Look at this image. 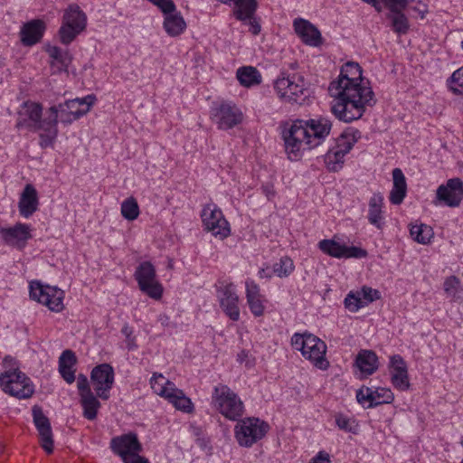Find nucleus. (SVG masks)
<instances>
[{
    "label": "nucleus",
    "mask_w": 463,
    "mask_h": 463,
    "mask_svg": "<svg viewBox=\"0 0 463 463\" xmlns=\"http://www.w3.org/2000/svg\"><path fill=\"white\" fill-rule=\"evenodd\" d=\"M358 292L364 302H366V305L381 298V294L377 289L366 286L363 287Z\"/></svg>",
    "instance_id": "nucleus-46"
},
{
    "label": "nucleus",
    "mask_w": 463,
    "mask_h": 463,
    "mask_svg": "<svg viewBox=\"0 0 463 463\" xmlns=\"http://www.w3.org/2000/svg\"><path fill=\"white\" fill-rule=\"evenodd\" d=\"M296 33L302 41L311 46H318L321 43V33L309 21L297 18L293 22Z\"/></svg>",
    "instance_id": "nucleus-26"
},
{
    "label": "nucleus",
    "mask_w": 463,
    "mask_h": 463,
    "mask_svg": "<svg viewBox=\"0 0 463 463\" xmlns=\"http://www.w3.org/2000/svg\"><path fill=\"white\" fill-rule=\"evenodd\" d=\"M128 349H134L136 347V345L134 344V341L131 339V337L128 339Z\"/></svg>",
    "instance_id": "nucleus-63"
},
{
    "label": "nucleus",
    "mask_w": 463,
    "mask_h": 463,
    "mask_svg": "<svg viewBox=\"0 0 463 463\" xmlns=\"http://www.w3.org/2000/svg\"><path fill=\"white\" fill-rule=\"evenodd\" d=\"M134 276L141 291L154 299H159L162 297L163 288L156 279V269L151 262L140 263Z\"/></svg>",
    "instance_id": "nucleus-14"
},
{
    "label": "nucleus",
    "mask_w": 463,
    "mask_h": 463,
    "mask_svg": "<svg viewBox=\"0 0 463 463\" xmlns=\"http://www.w3.org/2000/svg\"><path fill=\"white\" fill-rule=\"evenodd\" d=\"M368 221L376 229H383L384 216L383 212V195L381 193H374L368 203Z\"/></svg>",
    "instance_id": "nucleus-29"
},
{
    "label": "nucleus",
    "mask_w": 463,
    "mask_h": 463,
    "mask_svg": "<svg viewBox=\"0 0 463 463\" xmlns=\"http://www.w3.org/2000/svg\"><path fill=\"white\" fill-rule=\"evenodd\" d=\"M236 78L240 84L246 88H250L261 83L262 77L260 72L252 66H242L237 70Z\"/></svg>",
    "instance_id": "nucleus-36"
},
{
    "label": "nucleus",
    "mask_w": 463,
    "mask_h": 463,
    "mask_svg": "<svg viewBox=\"0 0 463 463\" xmlns=\"http://www.w3.org/2000/svg\"><path fill=\"white\" fill-rule=\"evenodd\" d=\"M29 288L32 299L43 304L53 312H60L63 309L64 292L61 289L43 285L40 281H32Z\"/></svg>",
    "instance_id": "nucleus-11"
},
{
    "label": "nucleus",
    "mask_w": 463,
    "mask_h": 463,
    "mask_svg": "<svg viewBox=\"0 0 463 463\" xmlns=\"http://www.w3.org/2000/svg\"><path fill=\"white\" fill-rule=\"evenodd\" d=\"M0 387L5 393L18 399L30 398L33 393L30 378L17 368L0 374Z\"/></svg>",
    "instance_id": "nucleus-9"
},
{
    "label": "nucleus",
    "mask_w": 463,
    "mask_h": 463,
    "mask_svg": "<svg viewBox=\"0 0 463 463\" xmlns=\"http://www.w3.org/2000/svg\"><path fill=\"white\" fill-rule=\"evenodd\" d=\"M95 101V95L90 94L83 98H76L65 100L64 106L70 109L73 120L76 121L90 110Z\"/></svg>",
    "instance_id": "nucleus-30"
},
{
    "label": "nucleus",
    "mask_w": 463,
    "mask_h": 463,
    "mask_svg": "<svg viewBox=\"0 0 463 463\" xmlns=\"http://www.w3.org/2000/svg\"><path fill=\"white\" fill-rule=\"evenodd\" d=\"M233 5L232 14L234 18L249 26V32L257 36L261 32L260 17L256 14L258 9L257 0H232Z\"/></svg>",
    "instance_id": "nucleus-12"
},
{
    "label": "nucleus",
    "mask_w": 463,
    "mask_h": 463,
    "mask_svg": "<svg viewBox=\"0 0 463 463\" xmlns=\"http://www.w3.org/2000/svg\"><path fill=\"white\" fill-rule=\"evenodd\" d=\"M344 304L345 308L351 312H356L361 307L366 306V302H364L358 291L356 293L349 292L345 298Z\"/></svg>",
    "instance_id": "nucleus-45"
},
{
    "label": "nucleus",
    "mask_w": 463,
    "mask_h": 463,
    "mask_svg": "<svg viewBox=\"0 0 463 463\" xmlns=\"http://www.w3.org/2000/svg\"><path fill=\"white\" fill-rule=\"evenodd\" d=\"M294 269L293 260L289 257L284 256L273 265L272 272L279 278H287L293 272Z\"/></svg>",
    "instance_id": "nucleus-42"
},
{
    "label": "nucleus",
    "mask_w": 463,
    "mask_h": 463,
    "mask_svg": "<svg viewBox=\"0 0 463 463\" xmlns=\"http://www.w3.org/2000/svg\"><path fill=\"white\" fill-rule=\"evenodd\" d=\"M124 463H149V461L144 458L139 456V453H137L136 455L129 457L128 459L124 460Z\"/></svg>",
    "instance_id": "nucleus-54"
},
{
    "label": "nucleus",
    "mask_w": 463,
    "mask_h": 463,
    "mask_svg": "<svg viewBox=\"0 0 463 463\" xmlns=\"http://www.w3.org/2000/svg\"><path fill=\"white\" fill-rule=\"evenodd\" d=\"M403 8H394L393 11H390L387 18L391 21V26L392 31L399 34L403 35L409 32L410 22L407 16L402 13Z\"/></svg>",
    "instance_id": "nucleus-37"
},
{
    "label": "nucleus",
    "mask_w": 463,
    "mask_h": 463,
    "mask_svg": "<svg viewBox=\"0 0 463 463\" xmlns=\"http://www.w3.org/2000/svg\"><path fill=\"white\" fill-rule=\"evenodd\" d=\"M110 449L124 461L128 459L129 457L140 453L142 451V445L137 434L129 432L114 437L110 441Z\"/></svg>",
    "instance_id": "nucleus-20"
},
{
    "label": "nucleus",
    "mask_w": 463,
    "mask_h": 463,
    "mask_svg": "<svg viewBox=\"0 0 463 463\" xmlns=\"http://www.w3.org/2000/svg\"><path fill=\"white\" fill-rule=\"evenodd\" d=\"M308 463H331L330 455L325 450H320Z\"/></svg>",
    "instance_id": "nucleus-51"
},
{
    "label": "nucleus",
    "mask_w": 463,
    "mask_h": 463,
    "mask_svg": "<svg viewBox=\"0 0 463 463\" xmlns=\"http://www.w3.org/2000/svg\"><path fill=\"white\" fill-rule=\"evenodd\" d=\"M414 0H383L386 7L390 11H393L394 8H406L407 5Z\"/></svg>",
    "instance_id": "nucleus-49"
},
{
    "label": "nucleus",
    "mask_w": 463,
    "mask_h": 463,
    "mask_svg": "<svg viewBox=\"0 0 463 463\" xmlns=\"http://www.w3.org/2000/svg\"><path fill=\"white\" fill-rule=\"evenodd\" d=\"M272 275H273V272H272V270H269V268H267V269H260L259 270V277L261 278V279H263V278L269 279V278L272 277Z\"/></svg>",
    "instance_id": "nucleus-56"
},
{
    "label": "nucleus",
    "mask_w": 463,
    "mask_h": 463,
    "mask_svg": "<svg viewBox=\"0 0 463 463\" xmlns=\"http://www.w3.org/2000/svg\"><path fill=\"white\" fill-rule=\"evenodd\" d=\"M23 109L19 111L20 119L16 127H27L37 131L45 121V116L43 118V106L38 102L25 101L22 106Z\"/></svg>",
    "instance_id": "nucleus-22"
},
{
    "label": "nucleus",
    "mask_w": 463,
    "mask_h": 463,
    "mask_svg": "<svg viewBox=\"0 0 463 463\" xmlns=\"http://www.w3.org/2000/svg\"><path fill=\"white\" fill-rule=\"evenodd\" d=\"M410 236L414 241L426 245L431 242L434 233H410Z\"/></svg>",
    "instance_id": "nucleus-50"
},
{
    "label": "nucleus",
    "mask_w": 463,
    "mask_h": 463,
    "mask_svg": "<svg viewBox=\"0 0 463 463\" xmlns=\"http://www.w3.org/2000/svg\"><path fill=\"white\" fill-rule=\"evenodd\" d=\"M38 205L39 200L36 189L33 184H26L18 203L20 214L28 218L37 211Z\"/></svg>",
    "instance_id": "nucleus-28"
},
{
    "label": "nucleus",
    "mask_w": 463,
    "mask_h": 463,
    "mask_svg": "<svg viewBox=\"0 0 463 463\" xmlns=\"http://www.w3.org/2000/svg\"><path fill=\"white\" fill-rule=\"evenodd\" d=\"M436 199L448 207H458L463 200V181L458 177L449 179L436 191Z\"/></svg>",
    "instance_id": "nucleus-17"
},
{
    "label": "nucleus",
    "mask_w": 463,
    "mask_h": 463,
    "mask_svg": "<svg viewBox=\"0 0 463 463\" xmlns=\"http://www.w3.org/2000/svg\"><path fill=\"white\" fill-rule=\"evenodd\" d=\"M215 238L220 241H224L231 233H213Z\"/></svg>",
    "instance_id": "nucleus-61"
},
{
    "label": "nucleus",
    "mask_w": 463,
    "mask_h": 463,
    "mask_svg": "<svg viewBox=\"0 0 463 463\" xmlns=\"http://www.w3.org/2000/svg\"><path fill=\"white\" fill-rule=\"evenodd\" d=\"M247 356V353L245 351H241L239 354H238V360L240 362H242L243 359Z\"/></svg>",
    "instance_id": "nucleus-62"
},
{
    "label": "nucleus",
    "mask_w": 463,
    "mask_h": 463,
    "mask_svg": "<svg viewBox=\"0 0 463 463\" xmlns=\"http://www.w3.org/2000/svg\"><path fill=\"white\" fill-rule=\"evenodd\" d=\"M332 122L326 117L318 116L307 120H294L282 131L288 159L298 160L302 151L319 146L330 134Z\"/></svg>",
    "instance_id": "nucleus-2"
},
{
    "label": "nucleus",
    "mask_w": 463,
    "mask_h": 463,
    "mask_svg": "<svg viewBox=\"0 0 463 463\" xmlns=\"http://www.w3.org/2000/svg\"><path fill=\"white\" fill-rule=\"evenodd\" d=\"M443 289L448 298H451L454 300L462 298L463 289L459 279L456 276H449L445 279Z\"/></svg>",
    "instance_id": "nucleus-40"
},
{
    "label": "nucleus",
    "mask_w": 463,
    "mask_h": 463,
    "mask_svg": "<svg viewBox=\"0 0 463 463\" xmlns=\"http://www.w3.org/2000/svg\"><path fill=\"white\" fill-rule=\"evenodd\" d=\"M46 30V24L43 20L33 19L23 25L20 32V39L24 46H33L38 43Z\"/></svg>",
    "instance_id": "nucleus-24"
},
{
    "label": "nucleus",
    "mask_w": 463,
    "mask_h": 463,
    "mask_svg": "<svg viewBox=\"0 0 463 463\" xmlns=\"http://www.w3.org/2000/svg\"><path fill=\"white\" fill-rule=\"evenodd\" d=\"M291 345L294 349L300 351L302 355L313 363L321 370L329 366L326 358V345L320 338L310 333H295L291 337Z\"/></svg>",
    "instance_id": "nucleus-3"
},
{
    "label": "nucleus",
    "mask_w": 463,
    "mask_h": 463,
    "mask_svg": "<svg viewBox=\"0 0 463 463\" xmlns=\"http://www.w3.org/2000/svg\"><path fill=\"white\" fill-rule=\"evenodd\" d=\"M356 142L354 135L344 132L336 139V144L325 155V164L331 172L342 169L345 156L351 151Z\"/></svg>",
    "instance_id": "nucleus-13"
},
{
    "label": "nucleus",
    "mask_w": 463,
    "mask_h": 463,
    "mask_svg": "<svg viewBox=\"0 0 463 463\" xmlns=\"http://www.w3.org/2000/svg\"><path fill=\"white\" fill-rule=\"evenodd\" d=\"M77 362L75 354L71 350H65L59 357V372L64 381L71 384L75 381V369Z\"/></svg>",
    "instance_id": "nucleus-34"
},
{
    "label": "nucleus",
    "mask_w": 463,
    "mask_h": 463,
    "mask_svg": "<svg viewBox=\"0 0 463 463\" xmlns=\"http://www.w3.org/2000/svg\"><path fill=\"white\" fill-rule=\"evenodd\" d=\"M114 375L113 367L109 364H101L92 369L90 383L99 398L102 400L109 398V391L114 383Z\"/></svg>",
    "instance_id": "nucleus-16"
},
{
    "label": "nucleus",
    "mask_w": 463,
    "mask_h": 463,
    "mask_svg": "<svg viewBox=\"0 0 463 463\" xmlns=\"http://www.w3.org/2000/svg\"><path fill=\"white\" fill-rule=\"evenodd\" d=\"M30 238L31 233H2V241L18 250L23 249Z\"/></svg>",
    "instance_id": "nucleus-41"
},
{
    "label": "nucleus",
    "mask_w": 463,
    "mask_h": 463,
    "mask_svg": "<svg viewBox=\"0 0 463 463\" xmlns=\"http://www.w3.org/2000/svg\"><path fill=\"white\" fill-rule=\"evenodd\" d=\"M269 426L255 417L239 420L234 427V436L240 446L250 448L268 433Z\"/></svg>",
    "instance_id": "nucleus-8"
},
{
    "label": "nucleus",
    "mask_w": 463,
    "mask_h": 463,
    "mask_svg": "<svg viewBox=\"0 0 463 463\" xmlns=\"http://www.w3.org/2000/svg\"><path fill=\"white\" fill-rule=\"evenodd\" d=\"M158 321L164 326H166L169 324V317L165 315H160L158 317Z\"/></svg>",
    "instance_id": "nucleus-58"
},
{
    "label": "nucleus",
    "mask_w": 463,
    "mask_h": 463,
    "mask_svg": "<svg viewBox=\"0 0 463 463\" xmlns=\"http://www.w3.org/2000/svg\"><path fill=\"white\" fill-rule=\"evenodd\" d=\"M122 333L126 335L127 339H129L130 335L132 334V331L130 330V328L128 326H124L122 328Z\"/></svg>",
    "instance_id": "nucleus-60"
},
{
    "label": "nucleus",
    "mask_w": 463,
    "mask_h": 463,
    "mask_svg": "<svg viewBox=\"0 0 463 463\" xmlns=\"http://www.w3.org/2000/svg\"><path fill=\"white\" fill-rule=\"evenodd\" d=\"M150 385L155 393L166 399L177 410L184 412L193 411L194 405L191 400L162 373H154L150 379Z\"/></svg>",
    "instance_id": "nucleus-6"
},
{
    "label": "nucleus",
    "mask_w": 463,
    "mask_h": 463,
    "mask_svg": "<svg viewBox=\"0 0 463 463\" xmlns=\"http://www.w3.org/2000/svg\"><path fill=\"white\" fill-rule=\"evenodd\" d=\"M449 90L456 95H463V66L456 70L447 80Z\"/></svg>",
    "instance_id": "nucleus-43"
},
{
    "label": "nucleus",
    "mask_w": 463,
    "mask_h": 463,
    "mask_svg": "<svg viewBox=\"0 0 463 463\" xmlns=\"http://www.w3.org/2000/svg\"><path fill=\"white\" fill-rule=\"evenodd\" d=\"M274 90L282 101L291 104H301L308 95L303 76L296 73L281 72L274 81Z\"/></svg>",
    "instance_id": "nucleus-5"
},
{
    "label": "nucleus",
    "mask_w": 463,
    "mask_h": 463,
    "mask_svg": "<svg viewBox=\"0 0 463 463\" xmlns=\"http://www.w3.org/2000/svg\"><path fill=\"white\" fill-rule=\"evenodd\" d=\"M167 268L169 269H174V260L172 259H168Z\"/></svg>",
    "instance_id": "nucleus-64"
},
{
    "label": "nucleus",
    "mask_w": 463,
    "mask_h": 463,
    "mask_svg": "<svg viewBox=\"0 0 463 463\" xmlns=\"http://www.w3.org/2000/svg\"><path fill=\"white\" fill-rule=\"evenodd\" d=\"M328 90L333 98L331 111L344 122L361 118L365 108L374 104V93L363 78L362 67L354 61L342 66L337 80L330 83Z\"/></svg>",
    "instance_id": "nucleus-1"
},
{
    "label": "nucleus",
    "mask_w": 463,
    "mask_h": 463,
    "mask_svg": "<svg viewBox=\"0 0 463 463\" xmlns=\"http://www.w3.org/2000/svg\"><path fill=\"white\" fill-rule=\"evenodd\" d=\"M413 2H416V5L412 6V10L418 13L421 19L425 18V15L428 13V5L421 0H414Z\"/></svg>",
    "instance_id": "nucleus-52"
},
{
    "label": "nucleus",
    "mask_w": 463,
    "mask_h": 463,
    "mask_svg": "<svg viewBox=\"0 0 463 463\" xmlns=\"http://www.w3.org/2000/svg\"><path fill=\"white\" fill-rule=\"evenodd\" d=\"M393 184L390 193L389 200L392 204H401L407 194V183L404 174L400 168L392 170Z\"/></svg>",
    "instance_id": "nucleus-31"
},
{
    "label": "nucleus",
    "mask_w": 463,
    "mask_h": 463,
    "mask_svg": "<svg viewBox=\"0 0 463 463\" xmlns=\"http://www.w3.org/2000/svg\"><path fill=\"white\" fill-rule=\"evenodd\" d=\"M33 417L34 425L39 432L41 446L46 453H52L53 438L49 419L43 414V410L38 406H34L33 408Z\"/></svg>",
    "instance_id": "nucleus-23"
},
{
    "label": "nucleus",
    "mask_w": 463,
    "mask_h": 463,
    "mask_svg": "<svg viewBox=\"0 0 463 463\" xmlns=\"http://www.w3.org/2000/svg\"><path fill=\"white\" fill-rule=\"evenodd\" d=\"M121 214L127 220L133 221L139 214V207L135 198L129 197L121 203Z\"/></svg>",
    "instance_id": "nucleus-44"
},
{
    "label": "nucleus",
    "mask_w": 463,
    "mask_h": 463,
    "mask_svg": "<svg viewBox=\"0 0 463 463\" xmlns=\"http://www.w3.org/2000/svg\"><path fill=\"white\" fill-rule=\"evenodd\" d=\"M212 405L225 419L238 421L245 412L243 402L229 386L218 384L212 393Z\"/></svg>",
    "instance_id": "nucleus-4"
},
{
    "label": "nucleus",
    "mask_w": 463,
    "mask_h": 463,
    "mask_svg": "<svg viewBox=\"0 0 463 463\" xmlns=\"http://www.w3.org/2000/svg\"><path fill=\"white\" fill-rule=\"evenodd\" d=\"M319 250L325 254L336 259H364L367 251L357 246H348L334 239L322 240L318 242Z\"/></svg>",
    "instance_id": "nucleus-15"
},
{
    "label": "nucleus",
    "mask_w": 463,
    "mask_h": 463,
    "mask_svg": "<svg viewBox=\"0 0 463 463\" xmlns=\"http://www.w3.org/2000/svg\"><path fill=\"white\" fill-rule=\"evenodd\" d=\"M55 115L54 111H52V115L49 118H45V121L37 128V131L41 130L43 133L40 134L39 145L42 148L52 146L55 139L57 138L59 130L55 127Z\"/></svg>",
    "instance_id": "nucleus-33"
},
{
    "label": "nucleus",
    "mask_w": 463,
    "mask_h": 463,
    "mask_svg": "<svg viewBox=\"0 0 463 463\" xmlns=\"http://www.w3.org/2000/svg\"><path fill=\"white\" fill-rule=\"evenodd\" d=\"M368 5H371L373 7H374V9L377 11V12H381L382 11V5L379 2V0H375V3L373 2H369L367 3Z\"/></svg>",
    "instance_id": "nucleus-59"
},
{
    "label": "nucleus",
    "mask_w": 463,
    "mask_h": 463,
    "mask_svg": "<svg viewBox=\"0 0 463 463\" xmlns=\"http://www.w3.org/2000/svg\"><path fill=\"white\" fill-rule=\"evenodd\" d=\"M52 112L54 111L56 128H58L59 122L65 126L71 125L72 122H74L73 118L70 112V109L66 106H64V102L50 107L45 111V118H49L52 115Z\"/></svg>",
    "instance_id": "nucleus-39"
},
{
    "label": "nucleus",
    "mask_w": 463,
    "mask_h": 463,
    "mask_svg": "<svg viewBox=\"0 0 463 463\" xmlns=\"http://www.w3.org/2000/svg\"><path fill=\"white\" fill-rule=\"evenodd\" d=\"M46 52L52 59L51 67L55 68L57 72L67 71L72 61V56L68 50L58 46L48 45Z\"/></svg>",
    "instance_id": "nucleus-32"
},
{
    "label": "nucleus",
    "mask_w": 463,
    "mask_h": 463,
    "mask_svg": "<svg viewBox=\"0 0 463 463\" xmlns=\"http://www.w3.org/2000/svg\"><path fill=\"white\" fill-rule=\"evenodd\" d=\"M201 219L204 229L208 232H231L230 223L222 211L213 202L203 205Z\"/></svg>",
    "instance_id": "nucleus-18"
},
{
    "label": "nucleus",
    "mask_w": 463,
    "mask_h": 463,
    "mask_svg": "<svg viewBox=\"0 0 463 463\" xmlns=\"http://www.w3.org/2000/svg\"><path fill=\"white\" fill-rule=\"evenodd\" d=\"M87 26V15L76 4L70 5L63 13L61 25L58 31L60 41L71 44Z\"/></svg>",
    "instance_id": "nucleus-7"
},
{
    "label": "nucleus",
    "mask_w": 463,
    "mask_h": 463,
    "mask_svg": "<svg viewBox=\"0 0 463 463\" xmlns=\"http://www.w3.org/2000/svg\"><path fill=\"white\" fill-rule=\"evenodd\" d=\"M357 402L366 408H373L380 404L391 403L394 395L389 388L364 387L356 392Z\"/></svg>",
    "instance_id": "nucleus-21"
},
{
    "label": "nucleus",
    "mask_w": 463,
    "mask_h": 463,
    "mask_svg": "<svg viewBox=\"0 0 463 463\" xmlns=\"http://www.w3.org/2000/svg\"><path fill=\"white\" fill-rule=\"evenodd\" d=\"M80 402L83 410V417L89 420H93L97 418L100 402L97 396L91 393L80 396Z\"/></svg>",
    "instance_id": "nucleus-38"
},
{
    "label": "nucleus",
    "mask_w": 463,
    "mask_h": 463,
    "mask_svg": "<svg viewBox=\"0 0 463 463\" xmlns=\"http://www.w3.org/2000/svg\"><path fill=\"white\" fill-rule=\"evenodd\" d=\"M77 388L80 396L92 392L87 376L81 373L77 378Z\"/></svg>",
    "instance_id": "nucleus-47"
},
{
    "label": "nucleus",
    "mask_w": 463,
    "mask_h": 463,
    "mask_svg": "<svg viewBox=\"0 0 463 463\" xmlns=\"http://www.w3.org/2000/svg\"><path fill=\"white\" fill-rule=\"evenodd\" d=\"M355 364L361 373L371 375L378 368V357L373 351L363 350L357 354Z\"/></svg>",
    "instance_id": "nucleus-35"
},
{
    "label": "nucleus",
    "mask_w": 463,
    "mask_h": 463,
    "mask_svg": "<svg viewBox=\"0 0 463 463\" xmlns=\"http://www.w3.org/2000/svg\"><path fill=\"white\" fill-rule=\"evenodd\" d=\"M210 118L219 129H231L243 120L241 109L232 101H222L212 107Z\"/></svg>",
    "instance_id": "nucleus-10"
},
{
    "label": "nucleus",
    "mask_w": 463,
    "mask_h": 463,
    "mask_svg": "<svg viewBox=\"0 0 463 463\" xmlns=\"http://www.w3.org/2000/svg\"><path fill=\"white\" fill-rule=\"evenodd\" d=\"M410 232H424L423 231V228H427V226L425 224H420V225H412V224H410Z\"/></svg>",
    "instance_id": "nucleus-57"
},
{
    "label": "nucleus",
    "mask_w": 463,
    "mask_h": 463,
    "mask_svg": "<svg viewBox=\"0 0 463 463\" xmlns=\"http://www.w3.org/2000/svg\"><path fill=\"white\" fill-rule=\"evenodd\" d=\"M29 227L26 224L16 223L14 227L10 228H2L0 232H28Z\"/></svg>",
    "instance_id": "nucleus-53"
},
{
    "label": "nucleus",
    "mask_w": 463,
    "mask_h": 463,
    "mask_svg": "<svg viewBox=\"0 0 463 463\" xmlns=\"http://www.w3.org/2000/svg\"><path fill=\"white\" fill-rule=\"evenodd\" d=\"M392 367V383L393 386L401 391L408 390L410 387L407 365L403 358L395 354L390 360Z\"/></svg>",
    "instance_id": "nucleus-25"
},
{
    "label": "nucleus",
    "mask_w": 463,
    "mask_h": 463,
    "mask_svg": "<svg viewBox=\"0 0 463 463\" xmlns=\"http://www.w3.org/2000/svg\"><path fill=\"white\" fill-rule=\"evenodd\" d=\"M335 423L337 425V427L343 430H345V431H353V425H352V421L351 420L345 416V415H342V414H339L335 417Z\"/></svg>",
    "instance_id": "nucleus-48"
},
{
    "label": "nucleus",
    "mask_w": 463,
    "mask_h": 463,
    "mask_svg": "<svg viewBox=\"0 0 463 463\" xmlns=\"http://www.w3.org/2000/svg\"><path fill=\"white\" fill-rule=\"evenodd\" d=\"M220 307L225 315L232 321L240 318L239 297L233 283H226L217 289Z\"/></svg>",
    "instance_id": "nucleus-19"
},
{
    "label": "nucleus",
    "mask_w": 463,
    "mask_h": 463,
    "mask_svg": "<svg viewBox=\"0 0 463 463\" xmlns=\"http://www.w3.org/2000/svg\"><path fill=\"white\" fill-rule=\"evenodd\" d=\"M246 299L249 308L254 317H261L265 312L264 297L260 288L252 279L245 281Z\"/></svg>",
    "instance_id": "nucleus-27"
},
{
    "label": "nucleus",
    "mask_w": 463,
    "mask_h": 463,
    "mask_svg": "<svg viewBox=\"0 0 463 463\" xmlns=\"http://www.w3.org/2000/svg\"><path fill=\"white\" fill-rule=\"evenodd\" d=\"M262 193L267 196L269 200H270L275 195V191L273 185L266 184L261 187Z\"/></svg>",
    "instance_id": "nucleus-55"
}]
</instances>
